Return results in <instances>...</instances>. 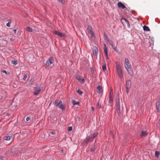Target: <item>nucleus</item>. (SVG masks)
I'll return each mask as SVG.
<instances>
[{"instance_id":"1","label":"nucleus","mask_w":160,"mask_h":160,"mask_svg":"<svg viewBox=\"0 0 160 160\" xmlns=\"http://www.w3.org/2000/svg\"><path fill=\"white\" fill-rule=\"evenodd\" d=\"M124 66L129 74L131 76L132 75L133 73L131 65L129 59L127 58L124 59Z\"/></svg>"},{"instance_id":"2","label":"nucleus","mask_w":160,"mask_h":160,"mask_svg":"<svg viewBox=\"0 0 160 160\" xmlns=\"http://www.w3.org/2000/svg\"><path fill=\"white\" fill-rule=\"evenodd\" d=\"M53 104L55 107L61 109L62 111L65 109L66 106L61 100H56L53 102Z\"/></svg>"},{"instance_id":"3","label":"nucleus","mask_w":160,"mask_h":160,"mask_svg":"<svg viewBox=\"0 0 160 160\" xmlns=\"http://www.w3.org/2000/svg\"><path fill=\"white\" fill-rule=\"evenodd\" d=\"M115 63L116 65V70L118 75L120 78H122L123 77V75L122 74V71L120 66V63L118 61H116Z\"/></svg>"},{"instance_id":"4","label":"nucleus","mask_w":160,"mask_h":160,"mask_svg":"<svg viewBox=\"0 0 160 160\" xmlns=\"http://www.w3.org/2000/svg\"><path fill=\"white\" fill-rule=\"evenodd\" d=\"M98 132H95L89 135L84 140V142L86 143H88V142H92L94 138L98 135Z\"/></svg>"},{"instance_id":"5","label":"nucleus","mask_w":160,"mask_h":160,"mask_svg":"<svg viewBox=\"0 0 160 160\" xmlns=\"http://www.w3.org/2000/svg\"><path fill=\"white\" fill-rule=\"evenodd\" d=\"M43 88L40 87L38 84H36L34 87L33 93L34 96L38 95L42 89Z\"/></svg>"},{"instance_id":"6","label":"nucleus","mask_w":160,"mask_h":160,"mask_svg":"<svg viewBox=\"0 0 160 160\" xmlns=\"http://www.w3.org/2000/svg\"><path fill=\"white\" fill-rule=\"evenodd\" d=\"M92 28L91 25H88V33L91 34V38H94L95 36L94 35V33L92 30Z\"/></svg>"},{"instance_id":"7","label":"nucleus","mask_w":160,"mask_h":160,"mask_svg":"<svg viewBox=\"0 0 160 160\" xmlns=\"http://www.w3.org/2000/svg\"><path fill=\"white\" fill-rule=\"evenodd\" d=\"M54 62L53 58L52 57H50L46 62L45 65L47 66H49Z\"/></svg>"},{"instance_id":"8","label":"nucleus","mask_w":160,"mask_h":160,"mask_svg":"<svg viewBox=\"0 0 160 160\" xmlns=\"http://www.w3.org/2000/svg\"><path fill=\"white\" fill-rule=\"evenodd\" d=\"M76 78L82 84L84 83L85 80L83 78H81V76H77L76 77Z\"/></svg>"},{"instance_id":"9","label":"nucleus","mask_w":160,"mask_h":160,"mask_svg":"<svg viewBox=\"0 0 160 160\" xmlns=\"http://www.w3.org/2000/svg\"><path fill=\"white\" fill-rule=\"evenodd\" d=\"M93 54L94 55L96 56V57H97V55L98 54V50L96 47H94L92 49Z\"/></svg>"},{"instance_id":"10","label":"nucleus","mask_w":160,"mask_h":160,"mask_svg":"<svg viewBox=\"0 0 160 160\" xmlns=\"http://www.w3.org/2000/svg\"><path fill=\"white\" fill-rule=\"evenodd\" d=\"M96 147L95 143L92 144L90 148V150L91 152H94L96 150Z\"/></svg>"},{"instance_id":"11","label":"nucleus","mask_w":160,"mask_h":160,"mask_svg":"<svg viewBox=\"0 0 160 160\" xmlns=\"http://www.w3.org/2000/svg\"><path fill=\"white\" fill-rule=\"evenodd\" d=\"M156 105L158 112L160 111V98L157 101Z\"/></svg>"},{"instance_id":"12","label":"nucleus","mask_w":160,"mask_h":160,"mask_svg":"<svg viewBox=\"0 0 160 160\" xmlns=\"http://www.w3.org/2000/svg\"><path fill=\"white\" fill-rule=\"evenodd\" d=\"M148 134V133L146 131L142 130L140 134V136L141 137L144 138Z\"/></svg>"},{"instance_id":"13","label":"nucleus","mask_w":160,"mask_h":160,"mask_svg":"<svg viewBox=\"0 0 160 160\" xmlns=\"http://www.w3.org/2000/svg\"><path fill=\"white\" fill-rule=\"evenodd\" d=\"M113 102V98L112 96L109 95V101L108 105L111 106L112 105V103Z\"/></svg>"},{"instance_id":"14","label":"nucleus","mask_w":160,"mask_h":160,"mask_svg":"<svg viewBox=\"0 0 160 160\" xmlns=\"http://www.w3.org/2000/svg\"><path fill=\"white\" fill-rule=\"evenodd\" d=\"M6 93L5 92H0V100L2 99L3 98H5L6 97Z\"/></svg>"},{"instance_id":"15","label":"nucleus","mask_w":160,"mask_h":160,"mask_svg":"<svg viewBox=\"0 0 160 160\" xmlns=\"http://www.w3.org/2000/svg\"><path fill=\"white\" fill-rule=\"evenodd\" d=\"M131 85L130 80H128L126 82V88H130Z\"/></svg>"},{"instance_id":"16","label":"nucleus","mask_w":160,"mask_h":160,"mask_svg":"<svg viewBox=\"0 0 160 160\" xmlns=\"http://www.w3.org/2000/svg\"><path fill=\"white\" fill-rule=\"evenodd\" d=\"M117 5L118 8H120L123 9L126 8L125 6L123 3L120 2L118 3Z\"/></svg>"},{"instance_id":"17","label":"nucleus","mask_w":160,"mask_h":160,"mask_svg":"<svg viewBox=\"0 0 160 160\" xmlns=\"http://www.w3.org/2000/svg\"><path fill=\"white\" fill-rule=\"evenodd\" d=\"M26 30L28 32H36V30L35 29H32L29 27H26Z\"/></svg>"},{"instance_id":"18","label":"nucleus","mask_w":160,"mask_h":160,"mask_svg":"<svg viewBox=\"0 0 160 160\" xmlns=\"http://www.w3.org/2000/svg\"><path fill=\"white\" fill-rule=\"evenodd\" d=\"M54 33L61 37H63L64 36V34L61 32L55 31L54 32Z\"/></svg>"},{"instance_id":"19","label":"nucleus","mask_w":160,"mask_h":160,"mask_svg":"<svg viewBox=\"0 0 160 160\" xmlns=\"http://www.w3.org/2000/svg\"><path fill=\"white\" fill-rule=\"evenodd\" d=\"M104 44V48H103V50L104 51V52H105V54L107 56V57H108V49L107 48V47L106 46V45L105 44Z\"/></svg>"},{"instance_id":"20","label":"nucleus","mask_w":160,"mask_h":160,"mask_svg":"<svg viewBox=\"0 0 160 160\" xmlns=\"http://www.w3.org/2000/svg\"><path fill=\"white\" fill-rule=\"evenodd\" d=\"M143 29L144 31H148L150 30V29L148 26H147L146 25H144L143 27Z\"/></svg>"},{"instance_id":"21","label":"nucleus","mask_w":160,"mask_h":160,"mask_svg":"<svg viewBox=\"0 0 160 160\" xmlns=\"http://www.w3.org/2000/svg\"><path fill=\"white\" fill-rule=\"evenodd\" d=\"M97 89L99 91V92H98L99 93H102V88L100 86H98Z\"/></svg>"},{"instance_id":"22","label":"nucleus","mask_w":160,"mask_h":160,"mask_svg":"<svg viewBox=\"0 0 160 160\" xmlns=\"http://www.w3.org/2000/svg\"><path fill=\"white\" fill-rule=\"evenodd\" d=\"M72 103L73 105H79V102L78 101H77L75 100H73L72 101Z\"/></svg>"},{"instance_id":"23","label":"nucleus","mask_w":160,"mask_h":160,"mask_svg":"<svg viewBox=\"0 0 160 160\" xmlns=\"http://www.w3.org/2000/svg\"><path fill=\"white\" fill-rule=\"evenodd\" d=\"M10 138L11 137L9 135H6L4 138V139L7 141L10 140Z\"/></svg>"},{"instance_id":"24","label":"nucleus","mask_w":160,"mask_h":160,"mask_svg":"<svg viewBox=\"0 0 160 160\" xmlns=\"http://www.w3.org/2000/svg\"><path fill=\"white\" fill-rule=\"evenodd\" d=\"M111 46L112 47V48L115 51H116V52H118V50L117 49V45L116 46H115L113 44L112 45H111Z\"/></svg>"},{"instance_id":"25","label":"nucleus","mask_w":160,"mask_h":160,"mask_svg":"<svg viewBox=\"0 0 160 160\" xmlns=\"http://www.w3.org/2000/svg\"><path fill=\"white\" fill-rule=\"evenodd\" d=\"M102 68L103 71H106L107 70L106 64H105L102 66Z\"/></svg>"},{"instance_id":"26","label":"nucleus","mask_w":160,"mask_h":160,"mask_svg":"<svg viewBox=\"0 0 160 160\" xmlns=\"http://www.w3.org/2000/svg\"><path fill=\"white\" fill-rule=\"evenodd\" d=\"M76 92L79 95H81L83 93V92L80 90H78Z\"/></svg>"},{"instance_id":"27","label":"nucleus","mask_w":160,"mask_h":160,"mask_svg":"<svg viewBox=\"0 0 160 160\" xmlns=\"http://www.w3.org/2000/svg\"><path fill=\"white\" fill-rule=\"evenodd\" d=\"M97 107L98 109H100L101 108V105L98 102L97 104Z\"/></svg>"},{"instance_id":"28","label":"nucleus","mask_w":160,"mask_h":160,"mask_svg":"<svg viewBox=\"0 0 160 160\" xmlns=\"http://www.w3.org/2000/svg\"><path fill=\"white\" fill-rule=\"evenodd\" d=\"M160 154V152L158 151H156L155 152V156L157 157H158L159 156Z\"/></svg>"},{"instance_id":"29","label":"nucleus","mask_w":160,"mask_h":160,"mask_svg":"<svg viewBox=\"0 0 160 160\" xmlns=\"http://www.w3.org/2000/svg\"><path fill=\"white\" fill-rule=\"evenodd\" d=\"M11 62L15 65L17 64V61L16 60H12Z\"/></svg>"},{"instance_id":"30","label":"nucleus","mask_w":160,"mask_h":160,"mask_svg":"<svg viewBox=\"0 0 160 160\" xmlns=\"http://www.w3.org/2000/svg\"><path fill=\"white\" fill-rule=\"evenodd\" d=\"M107 40L110 45H111L113 44L112 42V41L110 40L109 39H107Z\"/></svg>"},{"instance_id":"31","label":"nucleus","mask_w":160,"mask_h":160,"mask_svg":"<svg viewBox=\"0 0 160 160\" xmlns=\"http://www.w3.org/2000/svg\"><path fill=\"white\" fill-rule=\"evenodd\" d=\"M121 21L122 22H124L125 23L128 21L126 19L122 18L121 19Z\"/></svg>"},{"instance_id":"32","label":"nucleus","mask_w":160,"mask_h":160,"mask_svg":"<svg viewBox=\"0 0 160 160\" xmlns=\"http://www.w3.org/2000/svg\"><path fill=\"white\" fill-rule=\"evenodd\" d=\"M11 22V21L10 20L8 21V22L7 23L6 25L8 27H10V24Z\"/></svg>"},{"instance_id":"33","label":"nucleus","mask_w":160,"mask_h":160,"mask_svg":"<svg viewBox=\"0 0 160 160\" xmlns=\"http://www.w3.org/2000/svg\"><path fill=\"white\" fill-rule=\"evenodd\" d=\"M60 3L64 4V0H57Z\"/></svg>"},{"instance_id":"34","label":"nucleus","mask_w":160,"mask_h":160,"mask_svg":"<svg viewBox=\"0 0 160 160\" xmlns=\"http://www.w3.org/2000/svg\"><path fill=\"white\" fill-rule=\"evenodd\" d=\"M126 24L127 25V27L128 28H129L130 27V24H129V22L128 21L127 22H126Z\"/></svg>"},{"instance_id":"35","label":"nucleus","mask_w":160,"mask_h":160,"mask_svg":"<svg viewBox=\"0 0 160 160\" xmlns=\"http://www.w3.org/2000/svg\"><path fill=\"white\" fill-rule=\"evenodd\" d=\"M6 158H5L2 156L0 157V160H6Z\"/></svg>"},{"instance_id":"36","label":"nucleus","mask_w":160,"mask_h":160,"mask_svg":"<svg viewBox=\"0 0 160 160\" xmlns=\"http://www.w3.org/2000/svg\"><path fill=\"white\" fill-rule=\"evenodd\" d=\"M50 134L52 135H55L56 134V132L54 131H52L50 132Z\"/></svg>"},{"instance_id":"37","label":"nucleus","mask_w":160,"mask_h":160,"mask_svg":"<svg viewBox=\"0 0 160 160\" xmlns=\"http://www.w3.org/2000/svg\"><path fill=\"white\" fill-rule=\"evenodd\" d=\"M34 81V79L33 78H31L30 81H29V83H30V84H32V82H33Z\"/></svg>"},{"instance_id":"38","label":"nucleus","mask_w":160,"mask_h":160,"mask_svg":"<svg viewBox=\"0 0 160 160\" xmlns=\"http://www.w3.org/2000/svg\"><path fill=\"white\" fill-rule=\"evenodd\" d=\"M27 75L26 74H25L24 75V77L23 78V79L24 80H25L26 78H27Z\"/></svg>"},{"instance_id":"39","label":"nucleus","mask_w":160,"mask_h":160,"mask_svg":"<svg viewBox=\"0 0 160 160\" xmlns=\"http://www.w3.org/2000/svg\"><path fill=\"white\" fill-rule=\"evenodd\" d=\"M26 120L27 121L29 122L30 121V118L29 117H27L26 118Z\"/></svg>"},{"instance_id":"40","label":"nucleus","mask_w":160,"mask_h":160,"mask_svg":"<svg viewBox=\"0 0 160 160\" xmlns=\"http://www.w3.org/2000/svg\"><path fill=\"white\" fill-rule=\"evenodd\" d=\"M118 108L119 109V110H120V105L119 103H118L117 104Z\"/></svg>"},{"instance_id":"41","label":"nucleus","mask_w":160,"mask_h":160,"mask_svg":"<svg viewBox=\"0 0 160 160\" xmlns=\"http://www.w3.org/2000/svg\"><path fill=\"white\" fill-rule=\"evenodd\" d=\"M72 130V128L71 127H69L68 128V131H71Z\"/></svg>"},{"instance_id":"42","label":"nucleus","mask_w":160,"mask_h":160,"mask_svg":"<svg viewBox=\"0 0 160 160\" xmlns=\"http://www.w3.org/2000/svg\"><path fill=\"white\" fill-rule=\"evenodd\" d=\"M112 95H113V91H112V90H111L110 92V95H111V96H112Z\"/></svg>"},{"instance_id":"43","label":"nucleus","mask_w":160,"mask_h":160,"mask_svg":"<svg viewBox=\"0 0 160 160\" xmlns=\"http://www.w3.org/2000/svg\"><path fill=\"white\" fill-rule=\"evenodd\" d=\"M127 93H128L129 91V88H126Z\"/></svg>"},{"instance_id":"44","label":"nucleus","mask_w":160,"mask_h":160,"mask_svg":"<svg viewBox=\"0 0 160 160\" xmlns=\"http://www.w3.org/2000/svg\"><path fill=\"white\" fill-rule=\"evenodd\" d=\"M91 109L93 111H94V108L93 107H91Z\"/></svg>"},{"instance_id":"45","label":"nucleus","mask_w":160,"mask_h":160,"mask_svg":"<svg viewBox=\"0 0 160 160\" xmlns=\"http://www.w3.org/2000/svg\"><path fill=\"white\" fill-rule=\"evenodd\" d=\"M2 72L3 73H5L6 74H7V71L6 70H3L2 71Z\"/></svg>"},{"instance_id":"46","label":"nucleus","mask_w":160,"mask_h":160,"mask_svg":"<svg viewBox=\"0 0 160 160\" xmlns=\"http://www.w3.org/2000/svg\"><path fill=\"white\" fill-rule=\"evenodd\" d=\"M104 37L105 38H106V40H107V39H108V36L106 34L104 35Z\"/></svg>"},{"instance_id":"47","label":"nucleus","mask_w":160,"mask_h":160,"mask_svg":"<svg viewBox=\"0 0 160 160\" xmlns=\"http://www.w3.org/2000/svg\"><path fill=\"white\" fill-rule=\"evenodd\" d=\"M13 31L14 32V33H16V29H14L13 30Z\"/></svg>"},{"instance_id":"48","label":"nucleus","mask_w":160,"mask_h":160,"mask_svg":"<svg viewBox=\"0 0 160 160\" xmlns=\"http://www.w3.org/2000/svg\"><path fill=\"white\" fill-rule=\"evenodd\" d=\"M158 123L159 124V125H160V119L158 121Z\"/></svg>"},{"instance_id":"49","label":"nucleus","mask_w":160,"mask_h":160,"mask_svg":"<svg viewBox=\"0 0 160 160\" xmlns=\"http://www.w3.org/2000/svg\"><path fill=\"white\" fill-rule=\"evenodd\" d=\"M10 40L11 41H13V40L12 38H11L10 39Z\"/></svg>"},{"instance_id":"50","label":"nucleus","mask_w":160,"mask_h":160,"mask_svg":"<svg viewBox=\"0 0 160 160\" xmlns=\"http://www.w3.org/2000/svg\"><path fill=\"white\" fill-rule=\"evenodd\" d=\"M54 120H55H55H56V119L55 118Z\"/></svg>"},{"instance_id":"51","label":"nucleus","mask_w":160,"mask_h":160,"mask_svg":"<svg viewBox=\"0 0 160 160\" xmlns=\"http://www.w3.org/2000/svg\"><path fill=\"white\" fill-rule=\"evenodd\" d=\"M107 57V58H108V57Z\"/></svg>"},{"instance_id":"52","label":"nucleus","mask_w":160,"mask_h":160,"mask_svg":"<svg viewBox=\"0 0 160 160\" xmlns=\"http://www.w3.org/2000/svg\"><path fill=\"white\" fill-rule=\"evenodd\" d=\"M62 152H63V150H62Z\"/></svg>"}]
</instances>
